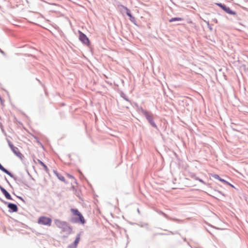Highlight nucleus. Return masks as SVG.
I'll return each mask as SVG.
<instances>
[{
  "label": "nucleus",
  "instance_id": "1",
  "mask_svg": "<svg viewBox=\"0 0 248 248\" xmlns=\"http://www.w3.org/2000/svg\"><path fill=\"white\" fill-rule=\"evenodd\" d=\"M70 210L73 215L77 216V217H71L69 220L70 222L72 223H79L82 225L86 223V220L84 217L78 209L71 208Z\"/></svg>",
  "mask_w": 248,
  "mask_h": 248
},
{
  "label": "nucleus",
  "instance_id": "2",
  "mask_svg": "<svg viewBox=\"0 0 248 248\" xmlns=\"http://www.w3.org/2000/svg\"><path fill=\"white\" fill-rule=\"evenodd\" d=\"M55 223L58 228L62 229L63 232H66L68 235L72 233V227L68 225L66 221L56 219L55 220Z\"/></svg>",
  "mask_w": 248,
  "mask_h": 248
},
{
  "label": "nucleus",
  "instance_id": "3",
  "mask_svg": "<svg viewBox=\"0 0 248 248\" xmlns=\"http://www.w3.org/2000/svg\"><path fill=\"white\" fill-rule=\"evenodd\" d=\"M2 171L9 175L12 178H13L15 181L16 183L19 186L24 185L25 186H28L26 181H24L23 180L20 178L15 176L12 173H11L10 171H9L5 168H3V169L2 170Z\"/></svg>",
  "mask_w": 248,
  "mask_h": 248
},
{
  "label": "nucleus",
  "instance_id": "4",
  "mask_svg": "<svg viewBox=\"0 0 248 248\" xmlns=\"http://www.w3.org/2000/svg\"><path fill=\"white\" fill-rule=\"evenodd\" d=\"M143 115L144 116L149 124L154 128L157 129V126L154 121L153 115L148 111H146Z\"/></svg>",
  "mask_w": 248,
  "mask_h": 248
},
{
  "label": "nucleus",
  "instance_id": "5",
  "mask_svg": "<svg viewBox=\"0 0 248 248\" xmlns=\"http://www.w3.org/2000/svg\"><path fill=\"white\" fill-rule=\"evenodd\" d=\"M216 4L227 14L230 15H237V13L236 12L232 10L230 7L227 6L226 4L222 3H217Z\"/></svg>",
  "mask_w": 248,
  "mask_h": 248
},
{
  "label": "nucleus",
  "instance_id": "6",
  "mask_svg": "<svg viewBox=\"0 0 248 248\" xmlns=\"http://www.w3.org/2000/svg\"><path fill=\"white\" fill-rule=\"evenodd\" d=\"M52 220L50 217L42 216L38 218V223L40 224L50 226L51 224Z\"/></svg>",
  "mask_w": 248,
  "mask_h": 248
},
{
  "label": "nucleus",
  "instance_id": "7",
  "mask_svg": "<svg viewBox=\"0 0 248 248\" xmlns=\"http://www.w3.org/2000/svg\"><path fill=\"white\" fill-rule=\"evenodd\" d=\"M79 33V40L84 45L89 46L90 45V41L87 37L86 34L82 31H78Z\"/></svg>",
  "mask_w": 248,
  "mask_h": 248
},
{
  "label": "nucleus",
  "instance_id": "8",
  "mask_svg": "<svg viewBox=\"0 0 248 248\" xmlns=\"http://www.w3.org/2000/svg\"><path fill=\"white\" fill-rule=\"evenodd\" d=\"M122 9H124L125 11L126 15L129 17L130 21L134 23L135 25L137 26V22L135 18L132 15L130 10L126 6L124 5H121Z\"/></svg>",
  "mask_w": 248,
  "mask_h": 248
},
{
  "label": "nucleus",
  "instance_id": "9",
  "mask_svg": "<svg viewBox=\"0 0 248 248\" xmlns=\"http://www.w3.org/2000/svg\"><path fill=\"white\" fill-rule=\"evenodd\" d=\"M7 141L8 143V145L13 151V152L18 157H21L22 156V154L19 151L17 147L14 146L13 144L8 139H7Z\"/></svg>",
  "mask_w": 248,
  "mask_h": 248
},
{
  "label": "nucleus",
  "instance_id": "10",
  "mask_svg": "<svg viewBox=\"0 0 248 248\" xmlns=\"http://www.w3.org/2000/svg\"><path fill=\"white\" fill-rule=\"evenodd\" d=\"M3 203L7 205L9 208V212L10 213L16 212L18 211V207L16 204L9 202L6 201H3Z\"/></svg>",
  "mask_w": 248,
  "mask_h": 248
},
{
  "label": "nucleus",
  "instance_id": "11",
  "mask_svg": "<svg viewBox=\"0 0 248 248\" xmlns=\"http://www.w3.org/2000/svg\"><path fill=\"white\" fill-rule=\"evenodd\" d=\"M81 232L77 234L76 239L74 242L68 246V248H77V246L79 242L80 239Z\"/></svg>",
  "mask_w": 248,
  "mask_h": 248
},
{
  "label": "nucleus",
  "instance_id": "12",
  "mask_svg": "<svg viewBox=\"0 0 248 248\" xmlns=\"http://www.w3.org/2000/svg\"><path fill=\"white\" fill-rule=\"evenodd\" d=\"M0 190L7 200H13L10 193L0 185Z\"/></svg>",
  "mask_w": 248,
  "mask_h": 248
},
{
  "label": "nucleus",
  "instance_id": "13",
  "mask_svg": "<svg viewBox=\"0 0 248 248\" xmlns=\"http://www.w3.org/2000/svg\"><path fill=\"white\" fill-rule=\"evenodd\" d=\"M134 106L139 112H141L142 114L146 111L142 107L140 106L137 103H134Z\"/></svg>",
  "mask_w": 248,
  "mask_h": 248
},
{
  "label": "nucleus",
  "instance_id": "14",
  "mask_svg": "<svg viewBox=\"0 0 248 248\" xmlns=\"http://www.w3.org/2000/svg\"><path fill=\"white\" fill-rule=\"evenodd\" d=\"M211 176L213 178L218 180L219 181L225 184L228 183V182L224 180V179L221 178L220 176L217 174H211Z\"/></svg>",
  "mask_w": 248,
  "mask_h": 248
},
{
  "label": "nucleus",
  "instance_id": "15",
  "mask_svg": "<svg viewBox=\"0 0 248 248\" xmlns=\"http://www.w3.org/2000/svg\"><path fill=\"white\" fill-rule=\"evenodd\" d=\"M156 212L159 214L163 215L165 218H166L167 219H171V220H174L175 221H177L179 220V219H178L177 218H172L170 217L167 214H166L165 213H164L163 212H162L161 210H157Z\"/></svg>",
  "mask_w": 248,
  "mask_h": 248
},
{
  "label": "nucleus",
  "instance_id": "16",
  "mask_svg": "<svg viewBox=\"0 0 248 248\" xmlns=\"http://www.w3.org/2000/svg\"><path fill=\"white\" fill-rule=\"evenodd\" d=\"M54 172L60 180L66 183L65 178L63 176H62L61 174H59L57 171L54 170Z\"/></svg>",
  "mask_w": 248,
  "mask_h": 248
},
{
  "label": "nucleus",
  "instance_id": "17",
  "mask_svg": "<svg viewBox=\"0 0 248 248\" xmlns=\"http://www.w3.org/2000/svg\"><path fill=\"white\" fill-rule=\"evenodd\" d=\"M183 19L179 17H172L169 20L170 22H173L175 21H183Z\"/></svg>",
  "mask_w": 248,
  "mask_h": 248
},
{
  "label": "nucleus",
  "instance_id": "18",
  "mask_svg": "<svg viewBox=\"0 0 248 248\" xmlns=\"http://www.w3.org/2000/svg\"><path fill=\"white\" fill-rule=\"evenodd\" d=\"M38 163L44 168V170L46 172H47L48 171V169L47 166L40 159H38Z\"/></svg>",
  "mask_w": 248,
  "mask_h": 248
},
{
  "label": "nucleus",
  "instance_id": "19",
  "mask_svg": "<svg viewBox=\"0 0 248 248\" xmlns=\"http://www.w3.org/2000/svg\"><path fill=\"white\" fill-rule=\"evenodd\" d=\"M120 96L121 97H122L123 98H124L125 100L127 101H129V99H128V98L126 97V96L125 95V94H124V93H123V92H121L120 93Z\"/></svg>",
  "mask_w": 248,
  "mask_h": 248
},
{
  "label": "nucleus",
  "instance_id": "20",
  "mask_svg": "<svg viewBox=\"0 0 248 248\" xmlns=\"http://www.w3.org/2000/svg\"><path fill=\"white\" fill-rule=\"evenodd\" d=\"M138 225L141 227H145V226H147L148 224L147 223H140L138 224Z\"/></svg>",
  "mask_w": 248,
  "mask_h": 248
},
{
  "label": "nucleus",
  "instance_id": "21",
  "mask_svg": "<svg viewBox=\"0 0 248 248\" xmlns=\"http://www.w3.org/2000/svg\"><path fill=\"white\" fill-rule=\"evenodd\" d=\"M195 179L197 180H198L199 182H200L201 183H202L203 184H205V183L204 182V181L199 177H196Z\"/></svg>",
  "mask_w": 248,
  "mask_h": 248
},
{
  "label": "nucleus",
  "instance_id": "22",
  "mask_svg": "<svg viewBox=\"0 0 248 248\" xmlns=\"http://www.w3.org/2000/svg\"><path fill=\"white\" fill-rule=\"evenodd\" d=\"M0 53L2 54L4 57L6 56V53L2 49L0 48Z\"/></svg>",
  "mask_w": 248,
  "mask_h": 248
},
{
  "label": "nucleus",
  "instance_id": "23",
  "mask_svg": "<svg viewBox=\"0 0 248 248\" xmlns=\"http://www.w3.org/2000/svg\"><path fill=\"white\" fill-rule=\"evenodd\" d=\"M16 197L19 198V199H20L23 202H25V200H24V199L21 197V196H16Z\"/></svg>",
  "mask_w": 248,
  "mask_h": 248
},
{
  "label": "nucleus",
  "instance_id": "24",
  "mask_svg": "<svg viewBox=\"0 0 248 248\" xmlns=\"http://www.w3.org/2000/svg\"><path fill=\"white\" fill-rule=\"evenodd\" d=\"M215 191H217V192H218L219 194L221 195L222 196H225L224 194L222 192L218 191V190H215Z\"/></svg>",
  "mask_w": 248,
  "mask_h": 248
},
{
  "label": "nucleus",
  "instance_id": "25",
  "mask_svg": "<svg viewBox=\"0 0 248 248\" xmlns=\"http://www.w3.org/2000/svg\"><path fill=\"white\" fill-rule=\"evenodd\" d=\"M226 184L229 185V186H230L231 187H233L234 188V186L233 185H232V184H231V183H230L229 182H228V183H225Z\"/></svg>",
  "mask_w": 248,
  "mask_h": 248
},
{
  "label": "nucleus",
  "instance_id": "26",
  "mask_svg": "<svg viewBox=\"0 0 248 248\" xmlns=\"http://www.w3.org/2000/svg\"><path fill=\"white\" fill-rule=\"evenodd\" d=\"M4 167L0 163V170L2 171Z\"/></svg>",
  "mask_w": 248,
  "mask_h": 248
},
{
  "label": "nucleus",
  "instance_id": "27",
  "mask_svg": "<svg viewBox=\"0 0 248 248\" xmlns=\"http://www.w3.org/2000/svg\"><path fill=\"white\" fill-rule=\"evenodd\" d=\"M208 27L209 29L211 31H213V28H212V27L211 26L210 24L209 25V26H208Z\"/></svg>",
  "mask_w": 248,
  "mask_h": 248
},
{
  "label": "nucleus",
  "instance_id": "28",
  "mask_svg": "<svg viewBox=\"0 0 248 248\" xmlns=\"http://www.w3.org/2000/svg\"><path fill=\"white\" fill-rule=\"evenodd\" d=\"M68 176L69 177V178H73V179H74V177L72 175H70L69 174H67Z\"/></svg>",
  "mask_w": 248,
  "mask_h": 248
},
{
  "label": "nucleus",
  "instance_id": "29",
  "mask_svg": "<svg viewBox=\"0 0 248 248\" xmlns=\"http://www.w3.org/2000/svg\"><path fill=\"white\" fill-rule=\"evenodd\" d=\"M5 180H6V182H7V183L10 185V186H11L10 183H9V181L7 180V179L6 178V177H5Z\"/></svg>",
  "mask_w": 248,
  "mask_h": 248
},
{
  "label": "nucleus",
  "instance_id": "30",
  "mask_svg": "<svg viewBox=\"0 0 248 248\" xmlns=\"http://www.w3.org/2000/svg\"><path fill=\"white\" fill-rule=\"evenodd\" d=\"M145 227H146V229L147 230H148V231L151 230V229L148 227V225L147 226H145Z\"/></svg>",
  "mask_w": 248,
  "mask_h": 248
},
{
  "label": "nucleus",
  "instance_id": "31",
  "mask_svg": "<svg viewBox=\"0 0 248 248\" xmlns=\"http://www.w3.org/2000/svg\"><path fill=\"white\" fill-rule=\"evenodd\" d=\"M1 130H2V132H3L5 135H6V133H5V132L3 128H1Z\"/></svg>",
  "mask_w": 248,
  "mask_h": 248
},
{
  "label": "nucleus",
  "instance_id": "32",
  "mask_svg": "<svg viewBox=\"0 0 248 248\" xmlns=\"http://www.w3.org/2000/svg\"><path fill=\"white\" fill-rule=\"evenodd\" d=\"M206 24L208 26H209V22L208 21H206Z\"/></svg>",
  "mask_w": 248,
  "mask_h": 248
},
{
  "label": "nucleus",
  "instance_id": "33",
  "mask_svg": "<svg viewBox=\"0 0 248 248\" xmlns=\"http://www.w3.org/2000/svg\"><path fill=\"white\" fill-rule=\"evenodd\" d=\"M27 173H28V175H30L31 177V174H30V173H29V172L28 171V170H27Z\"/></svg>",
  "mask_w": 248,
  "mask_h": 248
},
{
  "label": "nucleus",
  "instance_id": "34",
  "mask_svg": "<svg viewBox=\"0 0 248 248\" xmlns=\"http://www.w3.org/2000/svg\"><path fill=\"white\" fill-rule=\"evenodd\" d=\"M214 21L216 22V23H217V20L216 19H214Z\"/></svg>",
  "mask_w": 248,
  "mask_h": 248
},
{
  "label": "nucleus",
  "instance_id": "35",
  "mask_svg": "<svg viewBox=\"0 0 248 248\" xmlns=\"http://www.w3.org/2000/svg\"><path fill=\"white\" fill-rule=\"evenodd\" d=\"M0 201L3 202V201H5L4 200H2L1 198H0Z\"/></svg>",
  "mask_w": 248,
  "mask_h": 248
},
{
  "label": "nucleus",
  "instance_id": "36",
  "mask_svg": "<svg viewBox=\"0 0 248 248\" xmlns=\"http://www.w3.org/2000/svg\"><path fill=\"white\" fill-rule=\"evenodd\" d=\"M0 101H2V98L1 97V96H0Z\"/></svg>",
  "mask_w": 248,
  "mask_h": 248
},
{
  "label": "nucleus",
  "instance_id": "37",
  "mask_svg": "<svg viewBox=\"0 0 248 248\" xmlns=\"http://www.w3.org/2000/svg\"><path fill=\"white\" fill-rule=\"evenodd\" d=\"M79 172L80 173V174L82 175H83L82 173H81V172L80 171H79Z\"/></svg>",
  "mask_w": 248,
  "mask_h": 248
},
{
  "label": "nucleus",
  "instance_id": "38",
  "mask_svg": "<svg viewBox=\"0 0 248 248\" xmlns=\"http://www.w3.org/2000/svg\"><path fill=\"white\" fill-rule=\"evenodd\" d=\"M138 213H140V210H139V209H138Z\"/></svg>",
  "mask_w": 248,
  "mask_h": 248
},
{
  "label": "nucleus",
  "instance_id": "39",
  "mask_svg": "<svg viewBox=\"0 0 248 248\" xmlns=\"http://www.w3.org/2000/svg\"><path fill=\"white\" fill-rule=\"evenodd\" d=\"M0 102L1 103H3V100L2 99V101H0Z\"/></svg>",
  "mask_w": 248,
  "mask_h": 248
}]
</instances>
